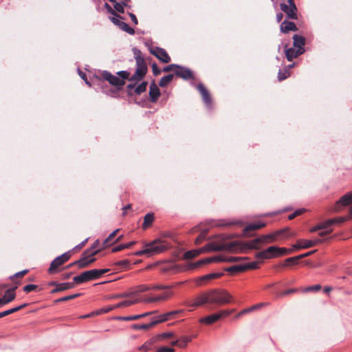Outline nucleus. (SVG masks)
<instances>
[{
    "mask_svg": "<svg viewBox=\"0 0 352 352\" xmlns=\"http://www.w3.org/2000/svg\"><path fill=\"white\" fill-rule=\"evenodd\" d=\"M36 288H37L36 285H33V284L28 285L23 287V291L28 293V292H30L36 289Z\"/></svg>",
    "mask_w": 352,
    "mask_h": 352,
    "instance_id": "56",
    "label": "nucleus"
},
{
    "mask_svg": "<svg viewBox=\"0 0 352 352\" xmlns=\"http://www.w3.org/2000/svg\"><path fill=\"white\" fill-rule=\"evenodd\" d=\"M71 256L70 252H65L62 255L56 257L52 263L49 267V272L53 273L59 266L63 265L69 259Z\"/></svg>",
    "mask_w": 352,
    "mask_h": 352,
    "instance_id": "10",
    "label": "nucleus"
},
{
    "mask_svg": "<svg viewBox=\"0 0 352 352\" xmlns=\"http://www.w3.org/2000/svg\"><path fill=\"white\" fill-rule=\"evenodd\" d=\"M117 308L118 307H115V305H112V306H108V307L101 309L100 311H98L97 312V314H102V313H107V312H109V311L113 310L114 309H117Z\"/></svg>",
    "mask_w": 352,
    "mask_h": 352,
    "instance_id": "51",
    "label": "nucleus"
},
{
    "mask_svg": "<svg viewBox=\"0 0 352 352\" xmlns=\"http://www.w3.org/2000/svg\"><path fill=\"white\" fill-rule=\"evenodd\" d=\"M207 259L208 261V263L224 262L226 261L225 256H211L207 258Z\"/></svg>",
    "mask_w": 352,
    "mask_h": 352,
    "instance_id": "39",
    "label": "nucleus"
},
{
    "mask_svg": "<svg viewBox=\"0 0 352 352\" xmlns=\"http://www.w3.org/2000/svg\"><path fill=\"white\" fill-rule=\"evenodd\" d=\"M104 8L107 9V12L113 15V16L116 14L115 10L107 3L104 4Z\"/></svg>",
    "mask_w": 352,
    "mask_h": 352,
    "instance_id": "64",
    "label": "nucleus"
},
{
    "mask_svg": "<svg viewBox=\"0 0 352 352\" xmlns=\"http://www.w3.org/2000/svg\"><path fill=\"white\" fill-rule=\"evenodd\" d=\"M206 264H209L207 258L201 259V260H199V261L195 263L192 265V267H197L200 266L201 265H206Z\"/></svg>",
    "mask_w": 352,
    "mask_h": 352,
    "instance_id": "57",
    "label": "nucleus"
},
{
    "mask_svg": "<svg viewBox=\"0 0 352 352\" xmlns=\"http://www.w3.org/2000/svg\"><path fill=\"white\" fill-rule=\"evenodd\" d=\"M133 255L138 256H142V255L148 256V252H147V250H146V248L145 246V244L144 243V248H143L142 250L134 252Z\"/></svg>",
    "mask_w": 352,
    "mask_h": 352,
    "instance_id": "54",
    "label": "nucleus"
},
{
    "mask_svg": "<svg viewBox=\"0 0 352 352\" xmlns=\"http://www.w3.org/2000/svg\"><path fill=\"white\" fill-rule=\"evenodd\" d=\"M116 264L120 267V268H125L129 265V261L128 260L124 259L117 262Z\"/></svg>",
    "mask_w": 352,
    "mask_h": 352,
    "instance_id": "55",
    "label": "nucleus"
},
{
    "mask_svg": "<svg viewBox=\"0 0 352 352\" xmlns=\"http://www.w3.org/2000/svg\"><path fill=\"white\" fill-rule=\"evenodd\" d=\"M175 74L185 80H188L192 78V72L185 67H182L178 65L177 69L175 71Z\"/></svg>",
    "mask_w": 352,
    "mask_h": 352,
    "instance_id": "14",
    "label": "nucleus"
},
{
    "mask_svg": "<svg viewBox=\"0 0 352 352\" xmlns=\"http://www.w3.org/2000/svg\"><path fill=\"white\" fill-rule=\"evenodd\" d=\"M265 226V223L261 222V221L250 223V224L248 225L244 228L243 232L245 234H246V233L249 232L250 231L256 230L260 229L261 228H263Z\"/></svg>",
    "mask_w": 352,
    "mask_h": 352,
    "instance_id": "27",
    "label": "nucleus"
},
{
    "mask_svg": "<svg viewBox=\"0 0 352 352\" xmlns=\"http://www.w3.org/2000/svg\"><path fill=\"white\" fill-rule=\"evenodd\" d=\"M80 296L79 294H74V295H70V296H65L62 298H60L58 300H57L56 301L57 302H60V301H65V300H71V299H73L77 296Z\"/></svg>",
    "mask_w": 352,
    "mask_h": 352,
    "instance_id": "58",
    "label": "nucleus"
},
{
    "mask_svg": "<svg viewBox=\"0 0 352 352\" xmlns=\"http://www.w3.org/2000/svg\"><path fill=\"white\" fill-rule=\"evenodd\" d=\"M118 77L124 81L125 79L129 78V74L126 71H120L117 73Z\"/></svg>",
    "mask_w": 352,
    "mask_h": 352,
    "instance_id": "52",
    "label": "nucleus"
},
{
    "mask_svg": "<svg viewBox=\"0 0 352 352\" xmlns=\"http://www.w3.org/2000/svg\"><path fill=\"white\" fill-rule=\"evenodd\" d=\"M289 76V72L287 69L285 70L284 72H283L282 71L280 70L278 72V80L280 81V80H283L286 79Z\"/></svg>",
    "mask_w": 352,
    "mask_h": 352,
    "instance_id": "46",
    "label": "nucleus"
},
{
    "mask_svg": "<svg viewBox=\"0 0 352 352\" xmlns=\"http://www.w3.org/2000/svg\"><path fill=\"white\" fill-rule=\"evenodd\" d=\"M174 336L173 332H164L158 336L159 339H168Z\"/></svg>",
    "mask_w": 352,
    "mask_h": 352,
    "instance_id": "49",
    "label": "nucleus"
},
{
    "mask_svg": "<svg viewBox=\"0 0 352 352\" xmlns=\"http://www.w3.org/2000/svg\"><path fill=\"white\" fill-rule=\"evenodd\" d=\"M321 287L320 285H316L314 286L309 287L305 289V292L318 291L320 289Z\"/></svg>",
    "mask_w": 352,
    "mask_h": 352,
    "instance_id": "63",
    "label": "nucleus"
},
{
    "mask_svg": "<svg viewBox=\"0 0 352 352\" xmlns=\"http://www.w3.org/2000/svg\"><path fill=\"white\" fill-rule=\"evenodd\" d=\"M175 349L173 348L162 346L157 349V352H174Z\"/></svg>",
    "mask_w": 352,
    "mask_h": 352,
    "instance_id": "60",
    "label": "nucleus"
},
{
    "mask_svg": "<svg viewBox=\"0 0 352 352\" xmlns=\"http://www.w3.org/2000/svg\"><path fill=\"white\" fill-rule=\"evenodd\" d=\"M154 219L153 214L151 213H148L145 215L144 218V223L142 224L143 229H146L148 226L151 225Z\"/></svg>",
    "mask_w": 352,
    "mask_h": 352,
    "instance_id": "30",
    "label": "nucleus"
},
{
    "mask_svg": "<svg viewBox=\"0 0 352 352\" xmlns=\"http://www.w3.org/2000/svg\"><path fill=\"white\" fill-rule=\"evenodd\" d=\"M276 237L282 236V238H287V236H292L294 235V232H289L288 228H284L283 230H277L274 232Z\"/></svg>",
    "mask_w": 352,
    "mask_h": 352,
    "instance_id": "29",
    "label": "nucleus"
},
{
    "mask_svg": "<svg viewBox=\"0 0 352 352\" xmlns=\"http://www.w3.org/2000/svg\"><path fill=\"white\" fill-rule=\"evenodd\" d=\"M221 318V314H213L212 315L206 316L200 319V322L210 324L218 320Z\"/></svg>",
    "mask_w": 352,
    "mask_h": 352,
    "instance_id": "22",
    "label": "nucleus"
},
{
    "mask_svg": "<svg viewBox=\"0 0 352 352\" xmlns=\"http://www.w3.org/2000/svg\"><path fill=\"white\" fill-rule=\"evenodd\" d=\"M265 236H266V239H268L269 243H272V242L276 241L277 240V237L274 232L267 234V235H265Z\"/></svg>",
    "mask_w": 352,
    "mask_h": 352,
    "instance_id": "59",
    "label": "nucleus"
},
{
    "mask_svg": "<svg viewBox=\"0 0 352 352\" xmlns=\"http://www.w3.org/2000/svg\"><path fill=\"white\" fill-rule=\"evenodd\" d=\"M148 256L160 254L168 248V245L160 239H156L150 243H145Z\"/></svg>",
    "mask_w": 352,
    "mask_h": 352,
    "instance_id": "4",
    "label": "nucleus"
},
{
    "mask_svg": "<svg viewBox=\"0 0 352 352\" xmlns=\"http://www.w3.org/2000/svg\"><path fill=\"white\" fill-rule=\"evenodd\" d=\"M15 289H16V287L8 289L5 292V294L3 295V296L2 298H1L2 299V303L3 305L9 303L10 302L12 301L15 298V297H16V294L14 293Z\"/></svg>",
    "mask_w": 352,
    "mask_h": 352,
    "instance_id": "20",
    "label": "nucleus"
},
{
    "mask_svg": "<svg viewBox=\"0 0 352 352\" xmlns=\"http://www.w3.org/2000/svg\"><path fill=\"white\" fill-rule=\"evenodd\" d=\"M198 231H201L200 226H197L192 229V232H196ZM207 230H201L200 234L195 239V243L197 245L200 244L202 241L206 239V237Z\"/></svg>",
    "mask_w": 352,
    "mask_h": 352,
    "instance_id": "23",
    "label": "nucleus"
},
{
    "mask_svg": "<svg viewBox=\"0 0 352 352\" xmlns=\"http://www.w3.org/2000/svg\"><path fill=\"white\" fill-rule=\"evenodd\" d=\"M173 78V74H168L167 76L162 77L159 83L160 86L166 87L168 83H170L172 81Z\"/></svg>",
    "mask_w": 352,
    "mask_h": 352,
    "instance_id": "34",
    "label": "nucleus"
},
{
    "mask_svg": "<svg viewBox=\"0 0 352 352\" xmlns=\"http://www.w3.org/2000/svg\"><path fill=\"white\" fill-rule=\"evenodd\" d=\"M150 52L156 56L160 60L164 63H168L170 61V58L165 51V50L160 47H152L150 49Z\"/></svg>",
    "mask_w": 352,
    "mask_h": 352,
    "instance_id": "11",
    "label": "nucleus"
},
{
    "mask_svg": "<svg viewBox=\"0 0 352 352\" xmlns=\"http://www.w3.org/2000/svg\"><path fill=\"white\" fill-rule=\"evenodd\" d=\"M96 269L85 271L78 276H74V282L77 284H80L85 282L96 280L98 278Z\"/></svg>",
    "mask_w": 352,
    "mask_h": 352,
    "instance_id": "6",
    "label": "nucleus"
},
{
    "mask_svg": "<svg viewBox=\"0 0 352 352\" xmlns=\"http://www.w3.org/2000/svg\"><path fill=\"white\" fill-rule=\"evenodd\" d=\"M138 301V300H126L118 304H116L115 307L118 308L129 307L136 303Z\"/></svg>",
    "mask_w": 352,
    "mask_h": 352,
    "instance_id": "35",
    "label": "nucleus"
},
{
    "mask_svg": "<svg viewBox=\"0 0 352 352\" xmlns=\"http://www.w3.org/2000/svg\"><path fill=\"white\" fill-rule=\"evenodd\" d=\"M294 40V46L297 48V50H305L304 45H305V38L300 35L295 34L293 36Z\"/></svg>",
    "mask_w": 352,
    "mask_h": 352,
    "instance_id": "24",
    "label": "nucleus"
},
{
    "mask_svg": "<svg viewBox=\"0 0 352 352\" xmlns=\"http://www.w3.org/2000/svg\"><path fill=\"white\" fill-rule=\"evenodd\" d=\"M50 285H55L58 287L60 291H64L74 287V284L72 283H56L53 282L50 283Z\"/></svg>",
    "mask_w": 352,
    "mask_h": 352,
    "instance_id": "31",
    "label": "nucleus"
},
{
    "mask_svg": "<svg viewBox=\"0 0 352 352\" xmlns=\"http://www.w3.org/2000/svg\"><path fill=\"white\" fill-rule=\"evenodd\" d=\"M304 212H305V209H303V208L298 209L294 213L289 215L288 219L292 220V219H294L296 217L302 214Z\"/></svg>",
    "mask_w": 352,
    "mask_h": 352,
    "instance_id": "47",
    "label": "nucleus"
},
{
    "mask_svg": "<svg viewBox=\"0 0 352 352\" xmlns=\"http://www.w3.org/2000/svg\"><path fill=\"white\" fill-rule=\"evenodd\" d=\"M182 311V310H176V311H172L167 312L166 314H164L157 316L156 319L154 320L153 321H154V322H155V324H157L158 323L166 322V321L168 320L169 318L172 316L179 314V313H181Z\"/></svg>",
    "mask_w": 352,
    "mask_h": 352,
    "instance_id": "16",
    "label": "nucleus"
},
{
    "mask_svg": "<svg viewBox=\"0 0 352 352\" xmlns=\"http://www.w3.org/2000/svg\"><path fill=\"white\" fill-rule=\"evenodd\" d=\"M197 89L202 96V99L207 106H210L211 104V98L210 94L203 84L200 83L197 85Z\"/></svg>",
    "mask_w": 352,
    "mask_h": 352,
    "instance_id": "15",
    "label": "nucleus"
},
{
    "mask_svg": "<svg viewBox=\"0 0 352 352\" xmlns=\"http://www.w3.org/2000/svg\"><path fill=\"white\" fill-rule=\"evenodd\" d=\"M352 204V190L346 193L336 202L337 207L339 206H346Z\"/></svg>",
    "mask_w": 352,
    "mask_h": 352,
    "instance_id": "17",
    "label": "nucleus"
},
{
    "mask_svg": "<svg viewBox=\"0 0 352 352\" xmlns=\"http://www.w3.org/2000/svg\"><path fill=\"white\" fill-rule=\"evenodd\" d=\"M135 243V241H131V242H129V243H124V244H120V245H119L112 248L111 251L113 252H118V251H121V250H122L124 249L129 248L130 247H131Z\"/></svg>",
    "mask_w": 352,
    "mask_h": 352,
    "instance_id": "33",
    "label": "nucleus"
},
{
    "mask_svg": "<svg viewBox=\"0 0 352 352\" xmlns=\"http://www.w3.org/2000/svg\"><path fill=\"white\" fill-rule=\"evenodd\" d=\"M102 77L103 79L108 81L111 85L118 87H121L124 84V81L117 76L112 75L107 71H104L102 73Z\"/></svg>",
    "mask_w": 352,
    "mask_h": 352,
    "instance_id": "12",
    "label": "nucleus"
},
{
    "mask_svg": "<svg viewBox=\"0 0 352 352\" xmlns=\"http://www.w3.org/2000/svg\"><path fill=\"white\" fill-rule=\"evenodd\" d=\"M236 243V245L235 247L236 250H234V252H245L246 250H258L261 248L257 239L244 243Z\"/></svg>",
    "mask_w": 352,
    "mask_h": 352,
    "instance_id": "7",
    "label": "nucleus"
},
{
    "mask_svg": "<svg viewBox=\"0 0 352 352\" xmlns=\"http://www.w3.org/2000/svg\"><path fill=\"white\" fill-rule=\"evenodd\" d=\"M245 270V267L243 265H234V266L230 267L228 269V271L231 273H236V272H243Z\"/></svg>",
    "mask_w": 352,
    "mask_h": 352,
    "instance_id": "38",
    "label": "nucleus"
},
{
    "mask_svg": "<svg viewBox=\"0 0 352 352\" xmlns=\"http://www.w3.org/2000/svg\"><path fill=\"white\" fill-rule=\"evenodd\" d=\"M304 52H305V50H302V49H300V50L296 49V50L294 48L291 47V48L286 50L285 56H286L287 59L289 61H291L293 58L303 54Z\"/></svg>",
    "mask_w": 352,
    "mask_h": 352,
    "instance_id": "18",
    "label": "nucleus"
},
{
    "mask_svg": "<svg viewBox=\"0 0 352 352\" xmlns=\"http://www.w3.org/2000/svg\"><path fill=\"white\" fill-rule=\"evenodd\" d=\"M119 231V229L114 230L111 232L108 237L103 241V246L107 247L109 245V243L115 237L116 233Z\"/></svg>",
    "mask_w": 352,
    "mask_h": 352,
    "instance_id": "41",
    "label": "nucleus"
},
{
    "mask_svg": "<svg viewBox=\"0 0 352 352\" xmlns=\"http://www.w3.org/2000/svg\"><path fill=\"white\" fill-rule=\"evenodd\" d=\"M146 72V69L144 68H138L136 72H135V74L134 75V78H136V76L138 78H141L145 74Z\"/></svg>",
    "mask_w": 352,
    "mask_h": 352,
    "instance_id": "53",
    "label": "nucleus"
},
{
    "mask_svg": "<svg viewBox=\"0 0 352 352\" xmlns=\"http://www.w3.org/2000/svg\"><path fill=\"white\" fill-rule=\"evenodd\" d=\"M261 306H262V304H258V305H254L252 307H250L249 308L245 309L243 311H241L240 313L238 314L237 317H240L245 314L251 312V311L261 307Z\"/></svg>",
    "mask_w": 352,
    "mask_h": 352,
    "instance_id": "37",
    "label": "nucleus"
},
{
    "mask_svg": "<svg viewBox=\"0 0 352 352\" xmlns=\"http://www.w3.org/2000/svg\"><path fill=\"white\" fill-rule=\"evenodd\" d=\"M204 252H205V251L204 250V248L202 247L199 249L189 250V251L186 252L184 254V257L185 259H190V258L196 257L198 255H199L200 254H202Z\"/></svg>",
    "mask_w": 352,
    "mask_h": 352,
    "instance_id": "26",
    "label": "nucleus"
},
{
    "mask_svg": "<svg viewBox=\"0 0 352 352\" xmlns=\"http://www.w3.org/2000/svg\"><path fill=\"white\" fill-rule=\"evenodd\" d=\"M233 302V296L226 290L212 289L203 292L186 302L189 307H198L206 304L223 305Z\"/></svg>",
    "mask_w": 352,
    "mask_h": 352,
    "instance_id": "1",
    "label": "nucleus"
},
{
    "mask_svg": "<svg viewBox=\"0 0 352 352\" xmlns=\"http://www.w3.org/2000/svg\"><path fill=\"white\" fill-rule=\"evenodd\" d=\"M297 30L294 23L291 21H284L280 25V30L283 33H287L289 31H296Z\"/></svg>",
    "mask_w": 352,
    "mask_h": 352,
    "instance_id": "25",
    "label": "nucleus"
},
{
    "mask_svg": "<svg viewBox=\"0 0 352 352\" xmlns=\"http://www.w3.org/2000/svg\"><path fill=\"white\" fill-rule=\"evenodd\" d=\"M315 252H316V250H313V251L308 252L307 253L300 254V255L295 256V257L288 258L285 261V265H287L289 263H294V262L296 261L297 260H298L299 258H302L304 257L310 256Z\"/></svg>",
    "mask_w": 352,
    "mask_h": 352,
    "instance_id": "28",
    "label": "nucleus"
},
{
    "mask_svg": "<svg viewBox=\"0 0 352 352\" xmlns=\"http://www.w3.org/2000/svg\"><path fill=\"white\" fill-rule=\"evenodd\" d=\"M288 252L287 249L285 248H278L276 246H270L266 250L256 253V257L260 259H268L285 254Z\"/></svg>",
    "mask_w": 352,
    "mask_h": 352,
    "instance_id": "3",
    "label": "nucleus"
},
{
    "mask_svg": "<svg viewBox=\"0 0 352 352\" xmlns=\"http://www.w3.org/2000/svg\"><path fill=\"white\" fill-rule=\"evenodd\" d=\"M221 275V274H218V273L209 274H207L206 276H204L201 278V279H203V280H209V279L216 278L219 277Z\"/></svg>",
    "mask_w": 352,
    "mask_h": 352,
    "instance_id": "50",
    "label": "nucleus"
},
{
    "mask_svg": "<svg viewBox=\"0 0 352 352\" xmlns=\"http://www.w3.org/2000/svg\"><path fill=\"white\" fill-rule=\"evenodd\" d=\"M28 272V270H22L21 272H19L16 274H14L12 277L11 278H16V277H22L23 276H24L25 274H27Z\"/></svg>",
    "mask_w": 352,
    "mask_h": 352,
    "instance_id": "61",
    "label": "nucleus"
},
{
    "mask_svg": "<svg viewBox=\"0 0 352 352\" xmlns=\"http://www.w3.org/2000/svg\"><path fill=\"white\" fill-rule=\"evenodd\" d=\"M245 267V270L247 269H256L258 267V263L256 262H252L248 265H243Z\"/></svg>",
    "mask_w": 352,
    "mask_h": 352,
    "instance_id": "62",
    "label": "nucleus"
},
{
    "mask_svg": "<svg viewBox=\"0 0 352 352\" xmlns=\"http://www.w3.org/2000/svg\"><path fill=\"white\" fill-rule=\"evenodd\" d=\"M150 289H151V287H149L146 285H141L137 287L135 291L133 293L136 294L140 292H144Z\"/></svg>",
    "mask_w": 352,
    "mask_h": 352,
    "instance_id": "45",
    "label": "nucleus"
},
{
    "mask_svg": "<svg viewBox=\"0 0 352 352\" xmlns=\"http://www.w3.org/2000/svg\"><path fill=\"white\" fill-rule=\"evenodd\" d=\"M153 342V340H149L143 344L141 346H140L139 349L144 351H148L151 349Z\"/></svg>",
    "mask_w": 352,
    "mask_h": 352,
    "instance_id": "42",
    "label": "nucleus"
},
{
    "mask_svg": "<svg viewBox=\"0 0 352 352\" xmlns=\"http://www.w3.org/2000/svg\"><path fill=\"white\" fill-rule=\"evenodd\" d=\"M156 311H151V312H146V313H144L143 314H140V315H134V316H127V317H125L124 318V320H138V319H140L141 318H143V317H145L146 316H149L153 313H155Z\"/></svg>",
    "mask_w": 352,
    "mask_h": 352,
    "instance_id": "36",
    "label": "nucleus"
},
{
    "mask_svg": "<svg viewBox=\"0 0 352 352\" xmlns=\"http://www.w3.org/2000/svg\"><path fill=\"white\" fill-rule=\"evenodd\" d=\"M172 296H173L172 292H167L164 293L162 295H159L155 297L148 298L145 299L144 301L146 302H157V301H160V300H166L168 299L169 298H170Z\"/></svg>",
    "mask_w": 352,
    "mask_h": 352,
    "instance_id": "21",
    "label": "nucleus"
},
{
    "mask_svg": "<svg viewBox=\"0 0 352 352\" xmlns=\"http://www.w3.org/2000/svg\"><path fill=\"white\" fill-rule=\"evenodd\" d=\"M25 306H26V304H23V305H19L18 307H15L14 308L8 309V310L2 311V312H0V318L6 316H8L9 314H12L14 312H16V311L20 310L21 309L25 307Z\"/></svg>",
    "mask_w": 352,
    "mask_h": 352,
    "instance_id": "32",
    "label": "nucleus"
},
{
    "mask_svg": "<svg viewBox=\"0 0 352 352\" xmlns=\"http://www.w3.org/2000/svg\"><path fill=\"white\" fill-rule=\"evenodd\" d=\"M126 2L127 1H123V2L122 3H119L116 1V3H113L115 10L118 12L123 13L124 12V6H126Z\"/></svg>",
    "mask_w": 352,
    "mask_h": 352,
    "instance_id": "40",
    "label": "nucleus"
},
{
    "mask_svg": "<svg viewBox=\"0 0 352 352\" xmlns=\"http://www.w3.org/2000/svg\"><path fill=\"white\" fill-rule=\"evenodd\" d=\"M256 239L261 248L262 247L263 245L269 243V241L268 239H266L265 235H262Z\"/></svg>",
    "mask_w": 352,
    "mask_h": 352,
    "instance_id": "48",
    "label": "nucleus"
},
{
    "mask_svg": "<svg viewBox=\"0 0 352 352\" xmlns=\"http://www.w3.org/2000/svg\"><path fill=\"white\" fill-rule=\"evenodd\" d=\"M320 242H321V241L319 239H315V240L300 239V240L297 241V243L295 245H294L293 247L296 249H306V248H311Z\"/></svg>",
    "mask_w": 352,
    "mask_h": 352,
    "instance_id": "13",
    "label": "nucleus"
},
{
    "mask_svg": "<svg viewBox=\"0 0 352 352\" xmlns=\"http://www.w3.org/2000/svg\"><path fill=\"white\" fill-rule=\"evenodd\" d=\"M226 238L224 236H219L214 240L204 246L205 252L228 251L234 252L236 250V243L234 242L227 243Z\"/></svg>",
    "mask_w": 352,
    "mask_h": 352,
    "instance_id": "2",
    "label": "nucleus"
},
{
    "mask_svg": "<svg viewBox=\"0 0 352 352\" xmlns=\"http://www.w3.org/2000/svg\"><path fill=\"white\" fill-rule=\"evenodd\" d=\"M154 325H155V322H154V321L153 320L152 322H151L148 324L135 325L134 327L137 329H150L151 327H153Z\"/></svg>",
    "mask_w": 352,
    "mask_h": 352,
    "instance_id": "43",
    "label": "nucleus"
},
{
    "mask_svg": "<svg viewBox=\"0 0 352 352\" xmlns=\"http://www.w3.org/2000/svg\"><path fill=\"white\" fill-rule=\"evenodd\" d=\"M289 6L285 3H280V9L287 14L289 19H296L297 14L296 10L297 8L294 0H287Z\"/></svg>",
    "mask_w": 352,
    "mask_h": 352,
    "instance_id": "8",
    "label": "nucleus"
},
{
    "mask_svg": "<svg viewBox=\"0 0 352 352\" xmlns=\"http://www.w3.org/2000/svg\"><path fill=\"white\" fill-rule=\"evenodd\" d=\"M99 252V250H96L91 252V250L86 251L84 253L83 257L77 261L74 264H76L80 268L85 267L89 265L91 263L96 261V258L94 257ZM74 265V263L70 265Z\"/></svg>",
    "mask_w": 352,
    "mask_h": 352,
    "instance_id": "5",
    "label": "nucleus"
},
{
    "mask_svg": "<svg viewBox=\"0 0 352 352\" xmlns=\"http://www.w3.org/2000/svg\"><path fill=\"white\" fill-rule=\"evenodd\" d=\"M146 85H147V83L145 82H142L141 84H140L136 88H135V91L138 94H142V92L145 91L146 89Z\"/></svg>",
    "mask_w": 352,
    "mask_h": 352,
    "instance_id": "44",
    "label": "nucleus"
},
{
    "mask_svg": "<svg viewBox=\"0 0 352 352\" xmlns=\"http://www.w3.org/2000/svg\"><path fill=\"white\" fill-rule=\"evenodd\" d=\"M160 96V92L159 88L154 82H153L150 85V89H149V96H150L151 101L152 102H156Z\"/></svg>",
    "mask_w": 352,
    "mask_h": 352,
    "instance_id": "19",
    "label": "nucleus"
},
{
    "mask_svg": "<svg viewBox=\"0 0 352 352\" xmlns=\"http://www.w3.org/2000/svg\"><path fill=\"white\" fill-rule=\"evenodd\" d=\"M109 19L113 24H115L116 25L119 27L123 31L129 33L131 35H133L135 34L134 29L132 28H130L127 23L122 21L121 20L122 17L120 16H119L118 14H116L113 16L109 17Z\"/></svg>",
    "mask_w": 352,
    "mask_h": 352,
    "instance_id": "9",
    "label": "nucleus"
}]
</instances>
